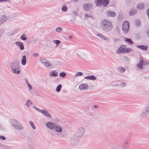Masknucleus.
<instances>
[{
    "label": "nucleus",
    "mask_w": 149,
    "mask_h": 149,
    "mask_svg": "<svg viewBox=\"0 0 149 149\" xmlns=\"http://www.w3.org/2000/svg\"><path fill=\"white\" fill-rule=\"evenodd\" d=\"M126 47L125 45L121 46L116 51V53L117 54H119L122 52L124 53V52Z\"/></svg>",
    "instance_id": "obj_12"
},
{
    "label": "nucleus",
    "mask_w": 149,
    "mask_h": 149,
    "mask_svg": "<svg viewBox=\"0 0 149 149\" xmlns=\"http://www.w3.org/2000/svg\"><path fill=\"white\" fill-rule=\"evenodd\" d=\"M144 7V5L143 3H140L137 5L136 6L137 9L139 10H141L143 9Z\"/></svg>",
    "instance_id": "obj_19"
},
{
    "label": "nucleus",
    "mask_w": 149,
    "mask_h": 149,
    "mask_svg": "<svg viewBox=\"0 0 149 149\" xmlns=\"http://www.w3.org/2000/svg\"><path fill=\"white\" fill-rule=\"evenodd\" d=\"M131 12H132L131 10V11H130V13H129L130 15H133V13H131Z\"/></svg>",
    "instance_id": "obj_51"
},
{
    "label": "nucleus",
    "mask_w": 149,
    "mask_h": 149,
    "mask_svg": "<svg viewBox=\"0 0 149 149\" xmlns=\"http://www.w3.org/2000/svg\"><path fill=\"white\" fill-rule=\"evenodd\" d=\"M60 136H61V137H63V135H61Z\"/></svg>",
    "instance_id": "obj_57"
},
{
    "label": "nucleus",
    "mask_w": 149,
    "mask_h": 149,
    "mask_svg": "<svg viewBox=\"0 0 149 149\" xmlns=\"http://www.w3.org/2000/svg\"><path fill=\"white\" fill-rule=\"evenodd\" d=\"M147 64V63L141 58L139 59V63L137 64V66L140 69L142 70L143 68V65H145Z\"/></svg>",
    "instance_id": "obj_7"
},
{
    "label": "nucleus",
    "mask_w": 149,
    "mask_h": 149,
    "mask_svg": "<svg viewBox=\"0 0 149 149\" xmlns=\"http://www.w3.org/2000/svg\"><path fill=\"white\" fill-rule=\"evenodd\" d=\"M97 36H98V37H102V35L101 34H98L97 35Z\"/></svg>",
    "instance_id": "obj_47"
},
{
    "label": "nucleus",
    "mask_w": 149,
    "mask_h": 149,
    "mask_svg": "<svg viewBox=\"0 0 149 149\" xmlns=\"http://www.w3.org/2000/svg\"><path fill=\"white\" fill-rule=\"evenodd\" d=\"M29 123L32 128L33 130H35L36 129V127L33 122L32 121H30L29 122Z\"/></svg>",
    "instance_id": "obj_29"
},
{
    "label": "nucleus",
    "mask_w": 149,
    "mask_h": 149,
    "mask_svg": "<svg viewBox=\"0 0 149 149\" xmlns=\"http://www.w3.org/2000/svg\"><path fill=\"white\" fill-rule=\"evenodd\" d=\"M126 85V83L124 82H122L119 85H117V86H121L122 87H124Z\"/></svg>",
    "instance_id": "obj_35"
},
{
    "label": "nucleus",
    "mask_w": 149,
    "mask_h": 149,
    "mask_svg": "<svg viewBox=\"0 0 149 149\" xmlns=\"http://www.w3.org/2000/svg\"><path fill=\"white\" fill-rule=\"evenodd\" d=\"M126 39L125 40L127 41L128 42L130 43L131 44H132L133 42L132 40L130 39H127V38H125Z\"/></svg>",
    "instance_id": "obj_34"
},
{
    "label": "nucleus",
    "mask_w": 149,
    "mask_h": 149,
    "mask_svg": "<svg viewBox=\"0 0 149 149\" xmlns=\"http://www.w3.org/2000/svg\"><path fill=\"white\" fill-rule=\"evenodd\" d=\"M14 128L17 130H21L24 129V127L19 122V124L17 125Z\"/></svg>",
    "instance_id": "obj_15"
},
{
    "label": "nucleus",
    "mask_w": 149,
    "mask_h": 149,
    "mask_svg": "<svg viewBox=\"0 0 149 149\" xmlns=\"http://www.w3.org/2000/svg\"><path fill=\"white\" fill-rule=\"evenodd\" d=\"M28 107H29V105L28 103H27V102H26V103L25 104Z\"/></svg>",
    "instance_id": "obj_48"
},
{
    "label": "nucleus",
    "mask_w": 149,
    "mask_h": 149,
    "mask_svg": "<svg viewBox=\"0 0 149 149\" xmlns=\"http://www.w3.org/2000/svg\"><path fill=\"white\" fill-rule=\"evenodd\" d=\"M53 42L55 43L56 44V47H57L58 45L60 44L61 42V41L60 40H53Z\"/></svg>",
    "instance_id": "obj_32"
},
{
    "label": "nucleus",
    "mask_w": 149,
    "mask_h": 149,
    "mask_svg": "<svg viewBox=\"0 0 149 149\" xmlns=\"http://www.w3.org/2000/svg\"><path fill=\"white\" fill-rule=\"evenodd\" d=\"M6 20V17L5 16H0V25L4 22Z\"/></svg>",
    "instance_id": "obj_21"
},
{
    "label": "nucleus",
    "mask_w": 149,
    "mask_h": 149,
    "mask_svg": "<svg viewBox=\"0 0 149 149\" xmlns=\"http://www.w3.org/2000/svg\"><path fill=\"white\" fill-rule=\"evenodd\" d=\"M32 56L33 57H37L39 56V54L38 53H34L32 54Z\"/></svg>",
    "instance_id": "obj_36"
},
{
    "label": "nucleus",
    "mask_w": 149,
    "mask_h": 149,
    "mask_svg": "<svg viewBox=\"0 0 149 149\" xmlns=\"http://www.w3.org/2000/svg\"><path fill=\"white\" fill-rule=\"evenodd\" d=\"M129 29V24L127 21H125L123 25V29L125 33H127Z\"/></svg>",
    "instance_id": "obj_8"
},
{
    "label": "nucleus",
    "mask_w": 149,
    "mask_h": 149,
    "mask_svg": "<svg viewBox=\"0 0 149 149\" xmlns=\"http://www.w3.org/2000/svg\"><path fill=\"white\" fill-rule=\"evenodd\" d=\"M66 74L65 72H61L59 74V76L63 78L65 77L66 76Z\"/></svg>",
    "instance_id": "obj_31"
},
{
    "label": "nucleus",
    "mask_w": 149,
    "mask_h": 149,
    "mask_svg": "<svg viewBox=\"0 0 149 149\" xmlns=\"http://www.w3.org/2000/svg\"><path fill=\"white\" fill-rule=\"evenodd\" d=\"M78 141L77 139L76 140V143H78Z\"/></svg>",
    "instance_id": "obj_56"
},
{
    "label": "nucleus",
    "mask_w": 149,
    "mask_h": 149,
    "mask_svg": "<svg viewBox=\"0 0 149 149\" xmlns=\"http://www.w3.org/2000/svg\"><path fill=\"white\" fill-rule=\"evenodd\" d=\"M72 0L75 2H77L78 1V0Z\"/></svg>",
    "instance_id": "obj_55"
},
{
    "label": "nucleus",
    "mask_w": 149,
    "mask_h": 149,
    "mask_svg": "<svg viewBox=\"0 0 149 149\" xmlns=\"http://www.w3.org/2000/svg\"><path fill=\"white\" fill-rule=\"evenodd\" d=\"M102 40H104L109 41L110 40L109 38H101Z\"/></svg>",
    "instance_id": "obj_41"
},
{
    "label": "nucleus",
    "mask_w": 149,
    "mask_h": 149,
    "mask_svg": "<svg viewBox=\"0 0 149 149\" xmlns=\"http://www.w3.org/2000/svg\"><path fill=\"white\" fill-rule=\"evenodd\" d=\"M1 125L0 124V127H1Z\"/></svg>",
    "instance_id": "obj_58"
},
{
    "label": "nucleus",
    "mask_w": 149,
    "mask_h": 149,
    "mask_svg": "<svg viewBox=\"0 0 149 149\" xmlns=\"http://www.w3.org/2000/svg\"><path fill=\"white\" fill-rule=\"evenodd\" d=\"M56 124L51 122H48L46 123V126L51 130H54Z\"/></svg>",
    "instance_id": "obj_11"
},
{
    "label": "nucleus",
    "mask_w": 149,
    "mask_h": 149,
    "mask_svg": "<svg viewBox=\"0 0 149 149\" xmlns=\"http://www.w3.org/2000/svg\"><path fill=\"white\" fill-rule=\"evenodd\" d=\"M67 7L65 6H63L62 8V10L63 11H65L67 10Z\"/></svg>",
    "instance_id": "obj_38"
},
{
    "label": "nucleus",
    "mask_w": 149,
    "mask_h": 149,
    "mask_svg": "<svg viewBox=\"0 0 149 149\" xmlns=\"http://www.w3.org/2000/svg\"><path fill=\"white\" fill-rule=\"evenodd\" d=\"M85 78L86 79L93 80H95L97 79V78L93 75L86 77Z\"/></svg>",
    "instance_id": "obj_20"
},
{
    "label": "nucleus",
    "mask_w": 149,
    "mask_h": 149,
    "mask_svg": "<svg viewBox=\"0 0 149 149\" xmlns=\"http://www.w3.org/2000/svg\"><path fill=\"white\" fill-rule=\"evenodd\" d=\"M92 4L91 3H85L83 6V9L87 11H90L93 8Z\"/></svg>",
    "instance_id": "obj_9"
},
{
    "label": "nucleus",
    "mask_w": 149,
    "mask_h": 149,
    "mask_svg": "<svg viewBox=\"0 0 149 149\" xmlns=\"http://www.w3.org/2000/svg\"><path fill=\"white\" fill-rule=\"evenodd\" d=\"M28 86L30 90H31L32 89V86L29 84L28 85H27Z\"/></svg>",
    "instance_id": "obj_45"
},
{
    "label": "nucleus",
    "mask_w": 149,
    "mask_h": 149,
    "mask_svg": "<svg viewBox=\"0 0 149 149\" xmlns=\"http://www.w3.org/2000/svg\"><path fill=\"white\" fill-rule=\"evenodd\" d=\"M141 116L145 118L148 117L149 116V113H148L146 111L144 110L142 111L140 114Z\"/></svg>",
    "instance_id": "obj_16"
},
{
    "label": "nucleus",
    "mask_w": 149,
    "mask_h": 149,
    "mask_svg": "<svg viewBox=\"0 0 149 149\" xmlns=\"http://www.w3.org/2000/svg\"><path fill=\"white\" fill-rule=\"evenodd\" d=\"M16 45L19 47L20 49L21 50H23L24 49V47L23 43L20 42H15Z\"/></svg>",
    "instance_id": "obj_17"
},
{
    "label": "nucleus",
    "mask_w": 149,
    "mask_h": 149,
    "mask_svg": "<svg viewBox=\"0 0 149 149\" xmlns=\"http://www.w3.org/2000/svg\"><path fill=\"white\" fill-rule=\"evenodd\" d=\"M54 130L58 133H61L62 131V129L61 127L57 124H56Z\"/></svg>",
    "instance_id": "obj_13"
},
{
    "label": "nucleus",
    "mask_w": 149,
    "mask_h": 149,
    "mask_svg": "<svg viewBox=\"0 0 149 149\" xmlns=\"http://www.w3.org/2000/svg\"><path fill=\"white\" fill-rule=\"evenodd\" d=\"M21 38L23 40H26L27 39V38Z\"/></svg>",
    "instance_id": "obj_49"
},
{
    "label": "nucleus",
    "mask_w": 149,
    "mask_h": 149,
    "mask_svg": "<svg viewBox=\"0 0 149 149\" xmlns=\"http://www.w3.org/2000/svg\"><path fill=\"white\" fill-rule=\"evenodd\" d=\"M85 129L83 127L79 128L76 134V136L77 137L81 136L84 133Z\"/></svg>",
    "instance_id": "obj_6"
},
{
    "label": "nucleus",
    "mask_w": 149,
    "mask_h": 149,
    "mask_svg": "<svg viewBox=\"0 0 149 149\" xmlns=\"http://www.w3.org/2000/svg\"><path fill=\"white\" fill-rule=\"evenodd\" d=\"M97 107H98V106H97V105H95L94 106V107L95 108H97Z\"/></svg>",
    "instance_id": "obj_54"
},
{
    "label": "nucleus",
    "mask_w": 149,
    "mask_h": 149,
    "mask_svg": "<svg viewBox=\"0 0 149 149\" xmlns=\"http://www.w3.org/2000/svg\"><path fill=\"white\" fill-rule=\"evenodd\" d=\"M25 82L26 83V84L27 85H28L29 84L28 82V81L27 79H25Z\"/></svg>",
    "instance_id": "obj_46"
},
{
    "label": "nucleus",
    "mask_w": 149,
    "mask_h": 149,
    "mask_svg": "<svg viewBox=\"0 0 149 149\" xmlns=\"http://www.w3.org/2000/svg\"><path fill=\"white\" fill-rule=\"evenodd\" d=\"M90 41H92L93 40L92 38H90V39L88 40Z\"/></svg>",
    "instance_id": "obj_53"
},
{
    "label": "nucleus",
    "mask_w": 149,
    "mask_h": 149,
    "mask_svg": "<svg viewBox=\"0 0 149 149\" xmlns=\"http://www.w3.org/2000/svg\"><path fill=\"white\" fill-rule=\"evenodd\" d=\"M132 50V49L130 48H125V50L124 52V53H130Z\"/></svg>",
    "instance_id": "obj_27"
},
{
    "label": "nucleus",
    "mask_w": 149,
    "mask_h": 149,
    "mask_svg": "<svg viewBox=\"0 0 149 149\" xmlns=\"http://www.w3.org/2000/svg\"><path fill=\"white\" fill-rule=\"evenodd\" d=\"M92 19L93 17L91 16H89L87 14H86L85 15V20H88L89 19Z\"/></svg>",
    "instance_id": "obj_30"
},
{
    "label": "nucleus",
    "mask_w": 149,
    "mask_h": 149,
    "mask_svg": "<svg viewBox=\"0 0 149 149\" xmlns=\"http://www.w3.org/2000/svg\"><path fill=\"white\" fill-rule=\"evenodd\" d=\"M62 87V85L61 84H59L58 85V86H57L56 88V91L58 92H59L61 89Z\"/></svg>",
    "instance_id": "obj_28"
},
{
    "label": "nucleus",
    "mask_w": 149,
    "mask_h": 149,
    "mask_svg": "<svg viewBox=\"0 0 149 149\" xmlns=\"http://www.w3.org/2000/svg\"><path fill=\"white\" fill-rule=\"evenodd\" d=\"M108 16L114 17L116 15V13L114 12L108 11L107 13Z\"/></svg>",
    "instance_id": "obj_22"
},
{
    "label": "nucleus",
    "mask_w": 149,
    "mask_h": 149,
    "mask_svg": "<svg viewBox=\"0 0 149 149\" xmlns=\"http://www.w3.org/2000/svg\"><path fill=\"white\" fill-rule=\"evenodd\" d=\"M40 62L42 65L47 68H52V66L47 60L43 58L40 59Z\"/></svg>",
    "instance_id": "obj_4"
},
{
    "label": "nucleus",
    "mask_w": 149,
    "mask_h": 149,
    "mask_svg": "<svg viewBox=\"0 0 149 149\" xmlns=\"http://www.w3.org/2000/svg\"><path fill=\"white\" fill-rule=\"evenodd\" d=\"M21 63L22 65H25L26 63V58L25 56L24 55L23 56L21 61Z\"/></svg>",
    "instance_id": "obj_23"
},
{
    "label": "nucleus",
    "mask_w": 149,
    "mask_h": 149,
    "mask_svg": "<svg viewBox=\"0 0 149 149\" xmlns=\"http://www.w3.org/2000/svg\"><path fill=\"white\" fill-rule=\"evenodd\" d=\"M10 123L11 126L14 128L18 124H19V122L15 119L12 120Z\"/></svg>",
    "instance_id": "obj_14"
},
{
    "label": "nucleus",
    "mask_w": 149,
    "mask_h": 149,
    "mask_svg": "<svg viewBox=\"0 0 149 149\" xmlns=\"http://www.w3.org/2000/svg\"><path fill=\"white\" fill-rule=\"evenodd\" d=\"M124 59L125 61L127 62L129 61V58H128L127 57L125 56L124 57Z\"/></svg>",
    "instance_id": "obj_39"
},
{
    "label": "nucleus",
    "mask_w": 149,
    "mask_h": 149,
    "mask_svg": "<svg viewBox=\"0 0 149 149\" xmlns=\"http://www.w3.org/2000/svg\"><path fill=\"white\" fill-rule=\"evenodd\" d=\"M7 1V0H0V2H3V1Z\"/></svg>",
    "instance_id": "obj_50"
},
{
    "label": "nucleus",
    "mask_w": 149,
    "mask_h": 149,
    "mask_svg": "<svg viewBox=\"0 0 149 149\" xmlns=\"http://www.w3.org/2000/svg\"><path fill=\"white\" fill-rule=\"evenodd\" d=\"M10 68L13 74H19L20 73L19 66L17 63H13L10 64Z\"/></svg>",
    "instance_id": "obj_1"
},
{
    "label": "nucleus",
    "mask_w": 149,
    "mask_h": 149,
    "mask_svg": "<svg viewBox=\"0 0 149 149\" xmlns=\"http://www.w3.org/2000/svg\"><path fill=\"white\" fill-rule=\"evenodd\" d=\"M62 29L59 27H58L56 29V30L58 32L60 31Z\"/></svg>",
    "instance_id": "obj_44"
},
{
    "label": "nucleus",
    "mask_w": 149,
    "mask_h": 149,
    "mask_svg": "<svg viewBox=\"0 0 149 149\" xmlns=\"http://www.w3.org/2000/svg\"><path fill=\"white\" fill-rule=\"evenodd\" d=\"M114 42H118L120 41V39L117 38H115L114 39Z\"/></svg>",
    "instance_id": "obj_42"
},
{
    "label": "nucleus",
    "mask_w": 149,
    "mask_h": 149,
    "mask_svg": "<svg viewBox=\"0 0 149 149\" xmlns=\"http://www.w3.org/2000/svg\"><path fill=\"white\" fill-rule=\"evenodd\" d=\"M128 145V142L125 141L123 143L122 148L123 149H127V146Z\"/></svg>",
    "instance_id": "obj_26"
},
{
    "label": "nucleus",
    "mask_w": 149,
    "mask_h": 149,
    "mask_svg": "<svg viewBox=\"0 0 149 149\" xmlns=\"http://www.w3.org/2000/svg\"><path fill=\"white\" fill-rule=\"evenodd\" d=\"M109 2V0H97L96 2L97 6H101L103 5L104 6H107Z\"/></svg>",
    "instance_id": "obj_5"
},
{
    "label": "nucleus",
    "mask_w": 149,
    "mask_h": 149,
    "mask_svg": "<svg viewBox=\"0 0 149 149\" xmlns=\"http://www.w3.org/2000/svg\"><path fill=\"white\" fill-rule=\"evenodd\" d=\"M118 70L121 73H123L125 71V69L124 67L120 66L118 68Z\"/></svg>",
    "instance_id": "obj_25"
},
{
    "label": "nucleus",
    "mask_w": 149,
    "mask_h": 149,
    "mask_svg": "<svg viewBox=\"0 0 149 149\" xmlns=\"http://www.w3.org/2000/svg\"><path fill=\"white\" fill-rule=\"evenodd\" d=\"M102 27L104 30H110L112 29V25L111 22L106 20H104L102 22Z\"/></svg>",
    "instance_id": "obj_2"
},
{
    "label": "nucleus",
    "mask_w": 149,
    "mask_h": 149,
    "mask_svg": "<svg viewBox=\"0 0 149 149\" xmlns=\"http://www.w3.org/2000/svg\"><path fill=\"white\" fill-rule=\"evenodd\" d=\"M25 36V35L24 34H23L22 35L21 37H22V38L24 37Z\"/></svg>",
    "instance_id": "obj_52"
},
{
    "label": "nucleus",
    "mask_w": 149,
    "mask_h": 149,
    "mask_svg": "<svg viewBox=\"0 0 149 149\" xmlns=\"http://www.w3.org/2000/svg\"><path fill=\"white\" fill-rule=\"evenodd\" d=\"M137 47L140 48V49L143 50H147L148 48V47L146 46H144L143 45L137 46Z\"/></svg>",
    "instance_id": "obj_24"
},
{
    "label": "nucleus",
    "mask_w": 149,
    "mask_h": 149,
    "mask_svg": "<svg viewBox=\"0 0 149 149\" xmlns=\"http://www.w3.org/2000/svg\"><path fill=\"white\" fill-rule=\"evenodd\" d=\"M0 139H2V140H5L6 139V138L4 136H0Z\"/></svg>",
    "instance_id": "obj_43"
},
{
    "label": "nucleus",
    "mask_w": 149,
    "mask_h": 149,
    "mask_svg": "<svg viewBox=\"0 0 149 149\" xmlns=\"http://www.w3.org/2000/svg\"><path fill=\"white\" fill-rule=\"evenodd\" d=\"M89 86L86 84L82 83L79 85V88L81 91L87 90L88 89Z\"/></svg>",
    "instance_id": "obj_10"
},
{
    "label": "nucleus",
    "mask_w": 149,
    "mask_h": 149,
    "mask_svg": "<svg viewBox=\"0 0 149 149\" xmlns=\"http://www.w3.org/2000/svg\"><path fill=\"white\" fill-rule=\"evenodd\" d=\"M33 108H34L36 110L41 113L45 116L49 118H51L52 116L46 110H41L38 108L33 106Z\"/></svg>",
    "instance_id": "obj_3"
},
{
    "label": "nucleus",
    "mask_w": 149,
    "mask_h": 149,
    "mask_svg": "<svg viewBox=\"0 0 149 149\" xmlns=\"http://www.w3.org/2000/svg\"><path fill=\"white\" fill-rule=\"evenodd\" d=\"M58 72L56 71H52L49 73V76L50 77H56L58 75Z\"/></svg>",
    "instance_id": "obj_18"
},
{
    "label": "nucleus",
    "mask_w": 149,
    "mask_h": 149,
    "mask_svg": "<svg viewBox=\"0 0 149 149\" xmlns=\"http://www.w3.org/2000/svg\"><path fill=\"white\" fill-rule=\"evenodd\" d=\"M27 103H28L29 105L30 104H33V102H32L29 99H28L27 100Z\"/></svg>",
    "instance_id": "obj_40"
},
{
    "label": "nucleus",
    "mask_w": 149,
    "mask_h": 149,
    "mask_svg": "<svg viewBox=\"0 0 149 149\" xmlns=\"http://www.w3.org/2000/svg\"><path fill=\"white\" fill-rule=\"evenodd\" d=\"M83 73L81 72H77L75 75V77H77L81 76L83 75Z\"/></svg>",
    "instance_id": "obj_33"
},
{
    "label": "nucleus",
    "mask_w": 149,
    "mask_h": 149,
    "mask_svg": "<svg viewBox=\"0 0 149 149\" xmlns=\"http://www.w3.org/2000/svg\"><path fill=\"white\" fill-rule=\"evenodd\" d=\"M145 111L149 113V105L146 106L145 108Z\"/></svg>",
    "instance_id": "obj_37"
}]
</instances>
